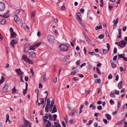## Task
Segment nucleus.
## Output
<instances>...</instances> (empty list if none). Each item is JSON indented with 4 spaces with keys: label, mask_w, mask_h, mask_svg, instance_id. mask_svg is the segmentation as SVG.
I'll return each mask as SVG.
<instances>
[{
    "label": "nucleus",
    "mask_w": 127,
    "mask_h": 127,
    "mask_svg": "<svg viewBox=\"0 0 127 127\" xmlns=\"http://www.w3.org/2000/svg\"><path fill=\"white\" fill-rule=\"evenodd\" d=\"M69 46L67 45L61 44L60 45L59 47L60 50L66 51H68L69 49Z\"/></svg>",
    "instance_id": "1"
},
{
    "label": "nucleus",
    "mask_w": 127,
    "mask_h": 127,
    "mask_svg": "<svg viewBox=\"0 0 127 127\" xmlns=\"http://www.w3.org/2000/svg\"><path fill=\"white\" fill-rule=\"evenodd\" d=\"M49 42L51 44L55 42V37L52 35H49L47 37Z\"/></svg>",
    "instance_id": "2"
},
{
    "label": "nucleus",
    "mask_w": 127,
    "mask_h": 127,
    "mask_svg": "<svg viewBox=\"0 0 127 127\" xmlns=\"http://www.w3.org/2000/svg\"><path fill=\"white\" fill-rule=\"evenodd\" d=\"M41 44V43L40 42L35 43L30 47L29 50H34L35 49L36 47L39 46Z\"/></svg>",
    "instance_id": "3"
},
{
    "label": "nucleus",
    "mask_w": 127,
    "mask_h": 127,
    "mask_svg": "<svg viewBox=\"0 0 127 127\" xmlns=\"http://www.w3.org/2000/svg\"><path fill=\"white\" fill-rule=\"evenodd\" d=\"M5 4L3 2H0V11H3L5 8Z\"/></svg>",
    "instance_id": "4"
},
{
    "label": "nucleus",
    "mask_w": 127,
    "mask_h": 127,
    "mask_svg": "<svg viewBox=\"0 0 127 127\" xmlns=\"http://www.w3.org/2000/svg\"><path fill=\"white\" fill-rule=\"evenodd\" d=\"M127 42H125L124 40H121L120 42H119V46L123 48L125 46Z\"/></svg>",
    "instance_id": "5"
},
{
    "label": "nucleus",
    "mask_w": 127,
    "mask_h": 127,
    "mask_svg": "<svg viewBox=\"0 0 127 127\" xmlns=\"http://www.w3.org/2000/svg\"><path fill=\"white\" fill-rule=\"evenodd\" d=\"M14 20L18 24H20L21 22V21L20 19L18 17L17 15H16V16L14 17Z\"/></svg>",
    "instance_id": "6"
},
{
    "label": "nucleus",
    "mask_w": 127,
    "mask_h": 127,
    "mask_svg": "<svg viewBox=\"0 0 127 127\" xmlns=\"http://www.w3.org/2000/svg\"><path fill=\"white\" fill-rule=\"evenodd\" d=\"M9 85L8 84H5L3 89L2 91L3 92L6 93L8 91V88Z\"/></svg>",
    "instance_id": "7"
},
{
    "label": "nucleus",
    "mask_w": 127,
    "mask_h": 127,
    "mask_svg": "<svg viewBox=\"0 0 127 127\" xmlns=\"http://www.w3.org/2000/svg\"><path fill=\"white\" fill-rule=\"evenodd\" d=\"M24 125L26 127H31L30 123L26 120H25L24 121Z\"/></svg>",
    "instance_id": "8"
},
{
    "label": "nucleus",
    "mask_w": 127,
    "mask_h": 127,
    "mask_svg": "<svg viewBox=\"0 0 127 127\" xmlns=\"http://www.w3.org/2000/svg\"><path fill=\"white\" fill-rule=\"evenodd\" d=\"M18 41L15 39H14L12 40L10 44L13 47H14V44H16L17 42Z\"/></svg>",
    "instance_id": "9"
},
{
    "label": "nucleus",
    "mask_w": 127,
    "mask_h": 127,
    "mask_svg": "<svg viewBox=\"0 0 127 127\" xmlns=\"http://www.w3.org/2000/svg\"><path fill=\"white\" fill-rule=\"evenodd\" d=\"M28 54L31 57H34L36 56V54L33 51H31L28 52Z\"/></svg>",
    "instance_id": "10"
},
{
    "label": "nucleus",
    "mask_w": 127,
    "mask_h": 127,
    "mask_svg": "<svg viewBox=\"0 0 127 127\" xmlns=\"http://www.w3.org/2000/svg\"><path fill=\"white\" fill-rule=\"evenodd\" d=\"M15 71L18 75H21L23 74V73L21 71L20 68H19L18 69H15Z\"/></svg>",
    "instance_id": "11"
},
{
    "label": "nucleus",
    "mask_w": 127,
    "mask_h": 127,
    "mask_svg": "<svg viewBox=\"0 0 127 127\" xmlns=\"http://www.w3.org/2000/svg\"><path fill=\"white\" fill-rule=\"evenodd\" d=\"M22 59L24 61L27 62V61L29 60V59L28 58L27 56L25 55H23L22 56Z\"/></svg>",
    "instance_id": "12"
},
{
    "label": "nucleus",
    "mask_w": 127,
    "mask_h": 127,
    "mask_svg": "<svg viewBox=\"0 0 127 127\" xmlns=\"http://www.w3.org/2000/svg\"><path fill=\"white\" fill-rule=\"evenodd\" d=\"M78 112V110L74 111V112H70L69 113V115L71 116H74L77 114Z\"/></svg>",
    "instance_id": "13"
},
{
    "label": "nucleus",
    "mask_w": 127,
    "mask_h": 127,
    "mask_svg": "<svg viewBox=\"0 0 127 127\" xmlns=\"http://www.w3.org/2000/svg\"><path fill=\"white\" fill-rule=\"evenodd\" d=\"M118 17L116 21H115V20H114L113 21V23H114L115 22V23H114V25H113V29H114V27H115V28H115V27L116 26H117V24L118 23Z\"/></svg>",
    "instance_id": "14"
},
{
    "label": "nucleus",
    "mask_w": 127,
    "mask_h": 127,
    "mask_svg": "<svg viewBox=\"0 0 127 127\" xmlns=\"http://www.w3.org/2000/svg\"><path fill=\"white\" fill-rule=\"evenodd\" d=\"M47 78V77H46V75L45 73H44L42 76L41 79H43L42 81L43 82H45Z\"/></svg>",
    "instance_id": "15"
},
{
    "label": "nucleus",
    "mask_w": 127,
    "mask_h": 127,
    "mask_svg": "<svg viewBox=\"0 0 127 127\" xmlns=\"http://www.w3.org/2000/svg\"><path fill=\"white\" fill-rule=\"evenodd\" d=\"M57 108L56 107V105H54L53 106V109L51 113H53L57 112Z\"/></svg>",
    "instance_id": "16"
},
{
    "label": "nucleus",
    "mask_w": 127,
    "mask_h": 127,
    "mask_svg": "<svg viewBox=\"0 0 127 127\" xmlns=\"http://www.w3.org/2000/svg\"><path fill=\"white\" fill-rule=\"evenodd\" d=\"M122 80L120 81L118 85V87L119 89H121L122 88Z\"/></svg>",
    "instance_id": "17"
},
{
    "label": "nucleus",
    "mask_w": 127,
    "mask_h": 127,
    "mask_svg": "<svg viewBox=\"0 0 127 127\" xmlns=\"http://www.w3.org/2000/svg\"><path fill=\"white\" fill-rule=\"evenodd\" d=\"M35 14H34V13L33 12H32L31 15V17L32 20L33 22L34 21V17L35 16Z\"/></svg>",
    "instance_id": "18"
},
{
    "label": "nucleus",
    "mask_w": 127,
    "mask_h": 127,
    "mask_svg": "<svg viewBox=\"0 0 127 127\" xmlns=\"http://www.w3.org/2000/svg\"><path fill=\"white\" fill-rule=\"evenodd\" d=\"M100 25L99 26H96L95 28V30H97L99 29H102V26L101 24V23H99V24Z\"/></svg>",
    "instance_id": "19"
},
{
    "label": "nucleus",
    "mask_w": 127,
    "mask_h": 127,
    "mask_svg": "<svg viewBox=\"0 0 127 127\" xmlns=\"http://www.w3.org/2000/svg\"><path fill=\"white\" fill-rule=\"evenodd\" d=\"M105 116L106 117L107 119L108 120H110L111 119V116L109 114H105Z\"/></svg>",
    "instance_id": "20"
},
{
    "label": "nucleus",
    "mask_w": 127,
    "mask_h": 127,
    "mask_svg": "<svg viewBox=\"0 0 127 127\" xmlns=\"http://www.w3.org/2000/svg\"><path fill=\"white\" fill-rule=\"evenodd\" d=\"M17 35L16 34V33L14 32H12L11 33V37L14 38Z\"/></svg>",
    "instance_id": "21"
},
{
    "label": "nucleus",
    "mask_w": 127,
    "mask_h": 127,
    "mask_svg": "<svg viewBox=\"0 0 127 127\" xmlns=\"http://www.w3.org/2000/svg\"><path fill=\"white\" fill-rule=\"evenodd\" d=\"M6 20L5 19H2L0 22V23L1 25H4L5 23Z\"/></svg>",
    "instance_id": "22"
},
{
    "label": "nucleus",
    "mask_w": 127,
    "mask_h": 127,
    "mask_svg": "<svg viewBox=\"0 0 127 127\" xmlns=\"http://www.w3.org/2000/svg\"><path fill=\"white\" fill-rule=\"evenodd\" d=\"M56 127H62L59 123H57L56 122L54 123Z\"/></svg>",
    "instance_id": "23"
},
{
    "label": "nucleus",
    "mask_w": 127,
    "mask_h": 127,
    "mask_svg": "<svg viewBox=\"0 0 127 127\" xmlns=\"http://www.w3.org/2000/svg\"><path fill=\"white\" fill-rule=\"evenodd\" d=\"M5 80V78L4 76H2L0 80V84L2 83Z\"/></svg>",
    "instance_id": "24"
},
{
    "label": "nucleus",
    "mask_w": 127,
    "mask_h": 127,
    "mask_svg": "<svg viewBox=\"0 0 127 127\" xmlns=\"http://www.w3.org/2000/svg\"><path fill=\"white\" fill-rule=\"evenodd\" d=\"M78 70H74L72 72L71 74L72 75H74L76 72H77Z\"/></svg>",
    "instance_id": "25"
},
{
    "label": "nucleus",
    "mask_w": 127,
    "mask_h": 127,
    "mask_svg": "<svg viewBox=\"0 0 127 127\" xmlns=\"http://www.w3.org/2000/svg\"><path fill=\"white\" fill-rule=\"evenodd\" d=\"M39 99L40 100L41 103L42 104H44V98H39Z\"/></svg>",
    "instance_id": "26"
},
{
    "label": "nucleus",
    "mask_w": 127,
    "mask_h": 127,
    "mask_svg": "<svg viewBox=\"0 0 127 127\" xmlns=\"http://www.w3.org/2000/svg\"><path fill=\"white\" fill-rule=\"evenodd\" d=\"M8 12L6 13V14L8 13ZM1 17H4L5 18H7L9 17V16L8 15H7L6 14H4L3 15H1L0 16Z\"/></svg>",
    "instance_id": "27"
},
{
    "label": "nucleus",
    "mask_w": 127,
    "mask_h": 127,
    "mask_svg": "<svg viewBox=\"0 0 127 127\" xmlns=\"http://www.w3.org/2000/svg\"><path fill=\"white\" fill-rule=\"evenodd\" d=\"M29 46V45L28 44H25L24 46V49H26Z\"/></svg>",
    "instance_id": "28"
},
{
    "label": "nucleus",
    "mask_w": 127,
    "mask_h": 127,
    "mask_svg": "<svg viewBox=\"0 0 127 127\" xmlns=\"http://www.w3.org/2000/svg\"><path fill=\"white\" fill-rule=\"evenodd\" d=\"M103 53L104 54H106L108 52L109 50L108 49H103Z\"/></svg>",
    "instance_id": "29"
},
{
    "label": "nucleus",
    "mask_w": 127,
    "mask_h": 127,
    "mask_svg": "<svg viewBox=\"0 0 127 127\" xmlns=\"http://www.w3.org/2000/svg\"><path fill=\"white\" fill-rule=\"evenodd\" d=\"M104 37V34H102L99 35L98 37V38L100 39H102Z\"/></svg>",
    "instance_id": "30"
},
{
    "label": "nucleus",
    "mask_w": 127,
    "mask_h": 127,
    "mask_svg": "<svg viewBox=\"0 0 127 127\" xmlns=\"http://www.w3.org/2000/svg\"><path fill=\"white\" fill-rule=\"evenodd\" d=\"M23 25H24L25 26H26V28L28 30H30L28 26L27 25H26V24L24 23V24H23L22 25V27H23V28H24V26H23Z\"/></svg>",
    "instance_id": "31"
},
{
    "label": "nucleus",
    "mask_w": 127,
    "mask_h": 127,
    "mask_svg": "<svg viewBox=\"0 0 127 127\" xmlns=\"http://www.w3.org/2000/svg\"><path fill=\"white\" fill-rule=\"evenodd\" d=\"M12 93L13 94H14L16 91V90L14 87L12 89Z\"/></svg>",
    "instance_id": "32"
},
{
    "label": "nucleus",
    "mask_w": 127,
    "mask_h": 127,
    "mask_svg": "<svg viewBox=\"0 0 127 127\" xmlns=\"http://www.w3.org/2000/svg\"><path fill=\"white\" fill-rule=\"evenodd\" d=\"M53 117L54 118L53 120L54 121H56L57 120V116L56 114H54L53 115Z\"/></svg>",
    "instance_id": "33"
},
{
    "label": "nucleus",
    "mask_w": 127,
    "mask_h": 127,
    "mask_svg": "<svg viewBox=\"0 0 127 127\" xmlns=\"http://www.w3.org/2000/svg\"><path fill=\"white\" fill-rule=\"evenodd\" d=\"M27 89L28 88H26V89H24L23 91V95H25V94H26L27 91Z\"/></svg>",
    "instance_id": "34"
},
{
    "label": "nucleus",
    "mask_w": 127,
    "mask_h": 127,
    "mask_svg": "<svg viewBox=\"0 0 127 127\" xmlns=\"http://www.w3.org/2000/svg\"><path fill=\"white\" fill-rule=\"evenodd\" d=\"M50 99L49 98H48L47 99V104H46V106H49L50 105Z\"/></svg>",
    "instance_id": "35"
},
{
    "label": "nucleus",
    "mask_w": 127,
    "mask_h": 127,
    "mask_svg": "<svg viewBox=\"0 0 127 127\" xmlns=\"http://www.w3.org/2000/svg\"><path fill=\"white\" fill-rule=\"evenodd\" d=\"M96 70H97V73H98L99 74H101V71H100V70L99 69V68L98 67H97L96 68Z\"/></svg>",
    "instance_id": "36"
},
{
    "label": "nucleus",
    "mask_w": 127,
    "mask_h": 127,
    "mask_svg": "<svg viewBox=\"0 0 127 127\" xmlns=\"http://www.w3.org/2000/svg\"><path fill=\"white\" fill-rule=\"evenodd\" d=\"M65 9V7L64 5H63L61 7L60 9L61 10H64Z\"/></svg>",
    "instance_id": "37"
},
{
    "label": "nucleus",
    "mask_w": 127,
    "mask_h": 127,
    "mask_svg": "<svg viewBox=\"0 0 127 127\" xmlns=\"http://www.w3.org/2000/svg\"><path fill=\"white\" fill-rule=\"evenodd\" d=\"M111 64L112 65V68H114L115 67H116V65L114 63H111Z\"/></svg>",
    "instance_id": "38"
},
{
    "label": "nucleus",
    "mask_w": 127,
    "mask_h": 127,
    "mask_svg": "<svg viewBox=\"0 0 127 127\" xmlns=\"http://www.w3.org/2000/svg\"><path fill=\"white\" fill-rule=\"evenodd\" d=\"M48 106H46L45 108V111L46 113H48L49 112Z\"/></svg>",
    "instance_id": "39"
},
{
    "label": "nucleus",
    "mask_w": 127,
    "mask_h": 127,
    "mask_svg": "<svg viewBox=\"0 0 127 127\" xmlns=\"http://www.w3.org/2000/svg\"><path fill=\"white\" fill-rule=\"evenodd\" d=\"M110 95L111 97L113 98L115 97V96L114 94L112 92L111 93Z\"/></svg>",
    "instance_id": "40"
},
{
    "label": "nucleus",
    "mask_w": 127,
    "mask_h": 127,
    "mask_svg": "<svg viewBox=\"0 0 127 127\" xmlns=\"http://www.w3.org/2000/svg\"><path fill=\"white\" fill-rule=\"evenodd\" d=\"M20 11V10L19 9H18L15 11V13L16 14H18L19 13Z\"/></svg>",
    "instance_id": "41"
},
{
    "label": "nucleus",
    "mask_w": 127,
    "mask_h": 127,
    "mask_svg": "<svg viewBox=\"0 0 127 127\" xmlns=\"http://www.w3.org/2000/svg\"><path fill=\"white\" fill-rule=\"evenodd\" d=\"M49 117V120L50 121L52 120V118L51 115L50 114H49L48 115Z\"/></svg>",
    "instance_id": "42"
},
{
    "label": "nucleus",
    "mask_w": 127,
    "mask_h": 127,
    "mask_svg": "<svg viewBox=\"0 0 127 127\" xmlns=\"http://www.w3.org/2000/svg\"><path fill=\"white\" fill-rule=\"evenodd\" d=\"M27 62L31 64H32L33 63L32 61L30 60L29 59V60H28L27 61Z\"/></svg>",
    "instance_id": "43"
},
{
    "label": "nucleus",
    "mask_w": 127,
    "mask_h": 127,
    "mask_svg": "<svg viewBox=\"0 0 127 127\" xmlns=\"http://www.w3.org/2000/svg\"><path fill=\"white\" fill-rule=\"evenodd\" d=\"M23 76H21L20 78V81L21 82H24V81L23 80Z\"/></svg>",
    "instance_id": "44"
},
{
    "label": "nucleus",
    "mask_w": 127,
    "mask_h": 127,
    "mask_svg": "<svg viewBox=\"0 0 127 127\" xmlns=\"http://www.w3.org/2000/svg\"><path fill=\"white\" fill-rule=\"evenodd\" d=\"M112 78V75L110 74H109L108 77V78L109 79H111Z\"/></svg>",
    "instance_id": "45"
},
{
    "label": "nucleus",
    "mask_w": 127,
    "mask_h": 127,
    "mask_svg": "<svg viewBox=\"0 0 127 127\" xmlns=\"http://www.w3.org/2000/svg\"><path fill=\"white\" fill-rule=\"evenodd\" d=\"M96 83H98V84L100 83L101 81V80L100 79H96Z\"/></svg>",
    "instance_id": "46"
},
{
    "label": "nucleus",
    "mask_w": 127,
    "mask_h": 127,
    "mask_svg": "<svg viewBox=\"0 0 127 127\" xmlns=\"http://www.w3.org/2000/svg\"><path fill=\"white\" fill-rule=\"evenodd\" d=\"M113 5H111L110 4L108 5L109 8L110 10H111L113 7Z\"/></svg>",
    "instance_id": "47"
},
{
    "label": "nucleus",
    "mask_w": 127,
    "mask_h": 127,
    "mask_svg": "<svg viewBox=\"0 0 127 127\" xmlns=\"http://www.w3.org/2000/svg\"><path fill=\"white\" fill-rule=\"evenodd\" d=\"M45 116H43V121L45 122H46L47 121V119H46V118H45Z\"/></svg>",
    "instance_id": "48"
},
{
    "label": "nucleus",
    "mask_w": 127,
    "mask_h": 127,
    "mask_svg": "<svg viewBox=\"0 0 127 127\" xmlns=\"http://www.w3.org/2000/svg\"><path fill=\"white\" fill-rule=\"evenodd\" d=\"M103 121L105 124H107V121L106 119H103Z\"/></svg>",
    "instance_id": "49"
},
{
    "label": "nucleus",
    "mask_w": 127,
    "mask_h": 127,
    "mask_svg": "<svg viewBox=\"0 0 127 127\" xmlns=\"http://www.w3.org/2000/svg\"><path fill=\"white\" fill-rule=\"evenodd\" d=\"M123 122V120H121L119 121L118 123L116 124V125H120V124H122V122Z\"/></svg>",
    "instance_id": "50"
},
{
    "label": "nucleus",
    "mask_w": 127,
    "mask_h": 127,
    "mask_svg": "<svg viewBox=\"0 0 127 127\" xmlns=\"http://www.w3.org/2000/svg\"><path fill=\"white\" fill-rule=\"evenodd\" d=\"M80 12L82 13H83L84 12V9L82 8H81L80 10Z\"/></svg>",
    "instance_id": "51"
},
{
    "label": "nucleus",
    "mask_w": 127,
    "mask_h": 127,
    "mask_svg": "<svg viewBox=\"0 0 127 127\" xmlns=\"http://www.w3.org/2000/svg\"><path fill=\"white\" fill-rule=\"evenodd\" d=\"M47 124H48V125H49V126H50V127H51L52 126L51 123L50 121H49V120H48L47 121Z\"/></svg>",
    "instance_id": "52"
},
{
    "label": "nucleus",
    "mask_w": 127,
    "mask_h": 127,
    "mask_svg": "<svg viewBox=\"0 0 127 127\" xmlns=\"http://www.w3.org/2000/svg\"><path fill=\"white\" fill-rule=\"evenodd\" d=\"M97 108L98 110H101L102 109V107L101 105L98 106L97 107Z\"/></svg>",
    "instance_id": "53"
},
{
    "label": "nucleus",
    "mask_w": 127,
    "mask_h": 127,
    "mask_svg": "<svg viewBox=\"0 0 127 127\" xmlns=\"http://www.w3.org/2000/svg\"><path fill=\"white\" fill-rule=\"evenodd\" d=\"M110 102L111 104L113 105L114 104V101L112 100V99H111L110 100Z\"/></svg>",
    "instance_id": "54"
},
{
    "label": "nucleus",
    "mask_w": 127,
    "mask_h": 127,
    "mask_svg": "<svg viewBox=\"0 0 127 127\" xmlns=\"http://www.w3.org/2000/svg\"><path fill=\"white\" fill-rule=\"evenodd\" d=\"M118 58H123L124 57V56L122 54H119L118 56Z\"/></svg>",
    "instance_id": "55"
},
{
    "label": "nucleus",
    "mask_w": 127,
    "mask_h": 127,
    "mask_svg": "<svg viewBox=\"0 0 127 127\" xmlns=\"http://www.w3.org/2000/svg\"><path fill=\"white\" fill-rule=\"evenodd\" d=\"M117 52V49L116 47H114V49L113 53L114 54L116 53Z\"/></svg>",
    "instance_id": "56"
},
{
    "label": "nucleus",
    "mask_w": 127,
    "mask_h": 127,
    "mask_svg": "<svg viewBox=\"0 0 127 127\" xmlns=\"http://www.w3.org/2000/svg\"><path fill=\"white\" fill-rule=\"evenodd\" d=\"M106 47L107 48V49H108V50H109L110 48V45L109 43H108L106 44Z\"/></svg>",
    "instance_id": "57"
},
{
    "label": "nucleus",
    "mask_w": 127,
    "mask_h": 127,
    "mask_svg": "<svg viewBox=\"0 0 127 127\" xmlns=\"http://www.w3.org/2000/svg\"><path fill=\"white\" fill-rule=\"evenodd\" d=\"M89 54L92 56L95 55V53L94 52H89Z\"/></svg>",
    "instance_id": "58"
},
{
    "label": "nucleus",
    "mask_w": 127,
    "mask_h": 127,
    "mask_svg": "<svg viewBox=\"0 0 127 127\" xmlns=\"http://www.w3.org/2000/svg\"><path fill=\"white\" fill-rule=\"evenodd\" d=\"M80 60H79L77 61L76 62V64L78 65H79L80 64Z\"/></svg>",
    "instance_id": "59"
},
{
    "label": "nucleus",
    "mask_w": 127,
    "mask_h": 127,
    "mask_svg": "<svg viewBox=\"0 0 127 127\" xmlns=\"http://www.w3.org/2000/svg\"><path fill=\"white\" fill-rule=\"evenodd\" d=\"M70 55H67L65 57L64 59L66 60L67 59L69 58L70 57Z\"/></svg>",
    "instance_id": "60"
},
{
    "label": "nucleus",
    "mask_w": 127,
    "mask_h": 127,
    "mask_svg": "<svg viewBox=\"0 0 127 127\" xmlns=\"http://www.w3.org/2000/svg\"><path fill=\"white\" fill-rule=\"evenodd\" d=\"M86 64V63H83L80 66V67L81 68H82V67L84 66H85Z\"/></svg>",
    "instance_id": "61"
},
{
    "label": "nucleus",
    "mask_w": 127,
    "mask_h": 127,
    "mask_svg": "<svg viewBox=\"0 0 127 127\" xmlns=\"http://www.w3.org/2000/svg\"><path fill=\"white\" fill-rule=\"evenodd\" d=\"M62 125H63V126L64 127H66V125L65 124V123L64 121H62Z\"/></svg>",
    "instance_id": "62"
},
{
    "label": "nucleus",
    "mask_w": 127,
    "mask_h": 127,
    "mask_svg": "<svg viewBox=\"0 0 127 127\" xmlns=\"http://www.w3.org/2000/svg\"><path fill=\"white\" fill-rule=\"evenodd\" d=\"M127 29V27L126 26H124L123 29V30L124 32H125Z\"/></svg>",
    "instance_id": "63"
},
{
    "label": "nucleus",
    "mask_w": 127,
    "mask_h": 127,
    "mask_svg": "<svg viewBox=\"0 0 127 127\" xmlns=\"http://www.w3.org/2000/svg\"><path fill=\"white\" fill-rule=\"evenodd\" d=\"M25 80L26 81H27L28 80V77L27 76H26L25 77Z\"/></svg>",
    "instance_id": "64"
}]
</instances>
